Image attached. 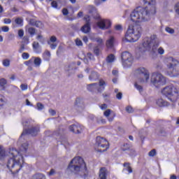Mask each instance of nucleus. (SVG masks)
I'll use <instances>...</instances> for the list:
<instances>
[{
  "label": "nucleus",
  "mask_w": 179,
  "mask_h": 179,
  "mask_svg": "<svg viewBox=\"0 0 179 179\" xmlns=\"http://www.w3.org/2000/svg\"><path fill=\"white\" fill-rule=\"evenodd\" d=\"M90 13H96V15H94V18H95L96 20H100V14L97 13V10L96 9V7L91 6H90Z\"/></svg>",
  "instance_id": "aec40b11"
},
{
  "label": "nucleus",
  "mask_w": 179,
  "mask_h": 179,
  "mask_svg": "<svg viewBox=\"0 0 179 179\" xmlns=\"http://www.w3.org/2000/svg\"><path fill=\"white\" fill-rule=\"evenodd\" d=\"M175 10L178 15H179V3H176L175 6Z\"/></svg>",
  "instance_id": "bf43d9fd"
},
{
  "label": "nucleus",
  "mask_w": 179,
  "mask_h": 179,
  "mask_svg": "<svg viewBox=\"0 0 179 179\" xmlns=\"http://www.w3.org/2000/svg\"><path fill=\"white\" fill-rule=\"evenodd\" d=\"M76 45H83L82 41L79 38H77L76 40Z\"/></svg>",
  "instance_id": "13d9d810"
},
{
  "label": "nucleus",
  "mask_w": 179,
  "mask_h": 179,
  "mask_svg": "<svg viewBox=\"0 0 179 179\" xmlns=\"http://www.w3.org/2000/svg\"><path fill=\"white\" fill-rule=\"evenodd\" d=\"M156 155H157V150H155V149H153L152 150H151V151H150V152H148V156H149L150 157H155V156H156Z\"/></svg>",
  "instance_id": "79ce46f5"
},
{
  "label": "nucleus",
  "mask_w": 179,
  "mask_h": 179,
  "mask_svg": "<svg viewBox=\"0 0 179 179\" xmlns=\"http://www.w3.org/2000/svg\"><path fill=\"white\" fill-rule=\"evenodd\" d=\"M21 89L22 91H25L27 90L28 88V86L27 84H22L21 86H20Z\"/></svg>",
  "instance_id": "5fc2aeb1"
},
{
  "label": "nucleus",
  "mask_w": 179,
  "mask_h": 179,
  "mask_svg": "<svg viewBox=\"0 0 179 179\" xmlns=\"http://www.w3.org/2000/svg\"><path fill=\"white\" fill-rule=\"evenodd\" d=\"M85 20V24L81 27V31L87 34V33H90L91 28H90V16L87 15L84 17Z\"/></svg>",
  "instance_id": "ddd939ff"
},
{
  "label": "nucleus",
  "mask_w": 179,
  "mask_h": 179,
  "mask_svg": "<svg viewBox=\"0 0 179 179\" xmlns=\"http://www.w3.org/2000/svg\"><path fill=\"white\" fill-rule=\"evenodd\" d=\"M62 13L64 16H67V15L69 13V11H68V9L66 8H63Z\"/></svg>",
  "instance_id": "4d7b16f0"
},
{
  "label": "nucleus",
  "mask_w": 179,
  "mask_h": 179,
  "mask_svg": "<svg viewBox=\"0 0 179 179\" xmlns=\"http://www.w3.org/2000/svg\"><path fill=\"white\" fill-rule=\"evenodd\" d=\"M159 44H160V39L156 35L145 37L142 41L143 45H159Z\"/></svg>",
  "instance_id": "9d476101"
},
{
  "label": "nucleus",
  "mask_w": 179,
  "mask_h": 179,
  "mask_svg": "<svg viewBox=\"0 0 179 179\" xmlns=\"http://www.w3.org/2000/svg\"><path fill=\"white\" fill-rule=\"evenodd\" d=\"M36 40H38V41H41V40H43V36L41 34H38L37 36H36Z\"/></svg>",
  "instance_id": "0e129e2a"
},
{
  "label": "nucleus",
  "mask_w": 179,
  "mask_h": 179,
  "mask_svg": "<svg viewBox=\"0 0 179 179\" xmlns=\"http://www.w3.org/2000/svg\"><path fill=\"white\" fill-rule=\"evenodd\" d=\"M136 76L138 78V83H146L150 80V73L143 67L138 69L135 72Z\"/></svg>",
  "instance_id": "6e6552de"
},
{
  "label": "nucleus",
  "mask_w": 179,
  "mask_h": 179,
  "mask_svg": "<svg viewBox=\"0 0 179 179\" xmlns=\"http://www.w3.org/2000/svg\"><path fill=\"white\" fill-rule=\"evenodd\" d=\"M44 108V105H43L41 103H37V109L38 110H42Z\"/></svg>",
  "instance_id": "09e8293b"
},
{
  "label": "nucleus",
  "mask_w": 179,
  "mask_h": 179,
  "mask_svg": "<svg viewBox=\"0 0 179 179\" xmlns=\"http://www.w3.org/2000/svg\"><path fill=\"white\" fill-rule=\"evenodd\" d=\"M115 57L113 55H110L109 56L107 57L106 58V62L108 63H112L115 61Z\"/></svg>",
  "instance_id": "2f4dec72"
},
{
  "label": "nucleus",
  "mask_w": 179,
  "mask_h": 179,
  "mask_svg": "<svg viewBox=\"0 0 179 179\" xmlns=\"http://www.w3.org/2000/svg\"><path fill=\"white\" fill-rule=\"evenodd\" d=\"M6 157V150L3 147H0V160L3 159Z\"/></svg>",
  "instance_id": "bb28decb"
},
{
  "label": "nucleus",
  "mask_w": 179,
  "mask_h": 179,
  "mask_svg": "<svg viewBox=\"0 0 179 179\" xmlns=\"http://www.w3.org/2000/svg\"><path fill=\"white\" fill-rule=\"evenodd\" d=\"M98 84H89L87 85V90L90 92H94L95 90H97Z\"/></svg>",
  "instance_id": "cd10ccee"
},
{
  "label": "nucleus",
  "mask_w": 179,
  "mask_h": 179,
  "mask_svg": "<svg viewBox=\"0 0 179 179\" xmlns=\"http://www.w3.org/2000/svg\"><path fill=\"white\" fill-rule=\"evenodd\" d=\"M152 52H151V55L152 56L153 58V55H155V56H157V53L160 54V55H163L164 54V49L162 47L157 48V46L156 45H153L152 48Z\"/></svg>",
  "instance_id": "dca6fc26"
},
{
  "label": "nucleus",
  "mask_w": 179,
  "mask_h": 179,
  "mask_svg": "<svg viewBox=\"0 0 179 179\" xmlns=\"http://www.w3.org/2000/svg\"><path fill=\"white\" fill-rule=\"evenodd\" d=\"M68 170L74 173L79 174L80 176L87 173V169L84 159L80 157H74L70 162Z\"/></svg>",
  "instance_id": "7ed1b4c3"
},
{
  "label": "nucleus",
  "mask_w": 179,
  "mask_h": 179,
  "mask_svg": "<svg viewBox=\"0 0 179 179\" xmlns=\"http://www.w3.org/2000/svg\"><path fill=\"white\" fill-rule=\"evenodd\" d=\"M22 57L23 59H28L29 58V55L27 52H24Z\"/></svg>",
  "instance_id": "3c124183"
},
{
  "label": "nucleus",
  "mask_w": 179,
  "mask_h": 179,
  "mask_svg": "<svg viewBox=\"0 0 179 179\" xmlns=\"http://www.w3.org/2000/svg\"><path fill=\"white\" fill-rule=\"evenodd\" d=\"M95 41H96V43H98L99 44H102L103 43V39L100 38H96L95 39Z\"/></svg>",
  "instance_id": "e2e57ef3"
},
{
  "label": "nucleus",
  "mask_w": 179,
  "mask_h": 179,
  "mask_svg": "<svg viewBox=\"0 0 179 179\" xmlns=\"http://www.w3.org/2000/svg\"><path fill=\"white\" fill-rule=\"evenodd\" d=\"M49 113L50 115H55L56 113L54 110L50 109L49 110Z\"/></svg>",
  "instance_id": "774afa93"
},
{
  "label": "nucleus",
  "mask_w": 179,
  "mask_h": 179,
  "mask_svg": "<svg viewBox=\"0 0 179 179\" xmlns=\"http://www.w3.org/2000/svg\"><path fill=\"white\" fill-rule=\"evenodd\" d=\"M51 6L52 8H55V9H57V8H58V3L55 1H53L51 3Z\"/></svg>",
  "instance_id": "603ef678"
},
{
  "label": "nucleus",
  "mask_w": 179,
  "mask_h": 179,
  "mask_svg": "<svg viewBox=\"0 0 179 179\" xmlns=\"http://www.w3.org/2000/svg\"><path fill=\"white\" fill-rule=\"evenodd\" d=\"M3 66L6 67H8L10 66V61L8 59L3 60L2 62Z\"/></svg>",
  "instance_id": "ea45409f"
},
{
  "label": "nucleus",
  "mask_w": 179,
  "mask_h": 179,
  "mask_svg": "<svg viewBox=\"0 0 179 179\" xmlns=\"http://www.w3.org/2000/svg\"><path fill=\"white\" fill-rule=\"evenodd\" d=\"M97 26L101 30H106L111 27V21L110 20H100L97 22Z\"/></svg>",
  "instance_id": "f8f14e48"
},
{
  "label": "nucleus",
  "mask_w": 179,
  "mask_h": 179,
  "mask_svg": "<svg viewBox=\"0 0 179 179\" xmlns=\"http://www.w3.org/2000/svg\"><path fill=\"white\" fill-rule=\"evenodd\" d=\"M4 24H10L12 23V20L10 18H5L3 20Z\"/></svg>",
  "instance_id": "c03bdc74"
},
{
  "label": "nucleus",
  "mask_w": 179,
  "mask_h": 179,
  "mask_svg": "<svg viewBox=\"0 0 179 179\" xmlns=\"http://www.w3.org/2000/svg\"><path fill=\"white\" fill-rule=\"evenodd\" d=\"M157 105L159 107H164V106H167L169 104H168V102L165 101L163 99H157Z\"/></svg>",
  "instance_id": "393cba45"
},
{
  "label": "nucleus",
  "mask_w": 179,
  "mask_h": 179,
  "mask_svg": "<svg viewBox=\"0 0 179 179\" xmlns=\"http://www.w3.org/2000/svg\"><path fill=\"white\" fill-rule=\"evenodd\" d=\"M18 36L20 38L24 36V31L23 29H19L18 30Z\"/></svg>",
  "instance_id": "49530a36"
},
{
  "label": "nucleus",
  "mask_w": 179,
  "mask_h": 179,
  "mask_svg": "<svg viewBox=\"0 0 179 179\" xmlns=\"http://www.w3.org/2000/svg\"><path fill=\"white\" fill-rule=\"evenodd\" d=\"M15 24L18 26H23V20L20 17H17L15 20Z\"/></svg>",
  "instance_id": "4c0bfd02"
},
{
  "label": "nucleus",
  "mask_w": 179,
  "mask_h": 179,
  "mask_svg": "<svg viewBox=\"0 0 179 179\" xmlns=\"http://www.w3.org/2000/svg\"><path fill=\"white\" fill-rule=\"evenodd\" d=\"M109 173H110L107 171V169L105 167L101 168L99 171V179H106Z\"/></svg>",
  "instance_id": "a211bd4d"
},
{
  "label": "nucleus",
  "mask_w": 179,
  "mask_h": 179,
  "mask_svg": "<svg viewBox=\"0 0 179 179\" xmlns=\"http://www.w3.org/2000/svg\"><path fill=\"white\" fill-rule=\"evenodd\" d=\"M1 31H3L4 33H8V31H9V27H8V26L2 27Z\"/></svg>",
  "instance_id": "de8ad7c7"
},
{
  "label": "nucleus",
  "mask_w": 179,
  "mask_h": 179,
  "mask_svg": "<svg viewBox=\"0 0 179 179\" xmlns=\"http://www.w3.org/2000/svg\"><path fill=\"white\" fill-rule=\"evenodd\" d=\"M115 44V38L114 36H110L106 41V45H114Z\"/></svg>",
  "instance_id": "c85d7f7f"
},
{
  "label": "nucleus",
  "mask_w": 179,
  "mask_h": 179,
  "mask_svg": "<svg viewBox=\"0 0 179 179\" xmlns=\"http://www.w3.org/2000/svg\"><path fill=\"white\" fill-rule=\"evenodd\" d=\"M50 43H55L57 42V37L55 36H52L50 37Z\"/></svg>",
  "instance_id": "6e6d98bb"
},
{
  "label": "nucleus",
  "mask_w": 179,
  "mask_h": 179,
  "mask_svg": "<svg viewBox=\"0 0 179 179\" xmlns=\"http://www.w3.org/2000/svg\"><path fill=\"white\" fill-rule=\"evenodd\" d=\"M6 103V98L3 95L0 94V106H3Z\"/></svg>",
  "instance_id": "473e14b6"
},
{
  "label": "nucleus",
  "mask_w": 179,
  "mask_h": 179,
  "mask_svg": "<svg viewBox=\"0 0 179 179\" xmlns=\"http://www.w3.org/2000/svg\"><path fill=\"white\" fill-rule=\"evenodd\" d=\"M111 113H112V110L110 109H108L105 112H103V115H105L108 118L109 122H112L114 119V117H112L111 118L108 117H110Z\"/></svg>",
  "instance_id": "a878e982"
},
{
  "label": "nucleus",
  "mask_w": 179,
  "mask_h": 179,
  "mask_svg": "<svg viewBox=\"0 0 179 179\" xmlns=\"http://www.w3.org/2000/svg\"><path fill=\"white\" fill-rule=\"evenodd\" d=\"M99 78V75L97 72L92 71L91 75L89 76V80L92 81L97 80Z\"/></svg>",
  "instance_id": "5701e85b"
},
{
  "label": "nucleus",
  "mask_w": 179,
  "mask_h": 179,
  "mask_svg": "<svg viewBox=\"0 0 179 179\" xmlns=\"http://www.w3.org/2000/svg\"><path fill=\"white\" fill-rule=\"evenodd\" d=\"M29 62H34V66L37 67L40 66V65H41V63H42L41 59L40 57H31Z\"/></svg>",
  "instance_id": "412c9836"
},
{
  "label": "nucleus",
  "mask_w": 179,
  "mask_h": 179,
  "mask_svg": "<svg viewBox=\"0 0 179 179\" xmlns=\"http://www.w3.org/2000/svg\"><path fill=\"white\" fill-rule=\"evenodd\" d=\"M28 149V143H24L20 147V152H17L15 148L9 150L7 155L10 159H8L7 166L13 173H16L21 170L24 162L22 155L26 154Z\"/></svg>",
  "instance_id": "f03ea898"
},
{
  "label": "nucleus",
  "mask_w": 179,
  "mask_h": 179,
  "mask_svg": "<svg viewBox=\"0 0 179 179\" xmlns=\"http://www.w3.org/2000/svg\"><path fill=\"white\" fill-rule=\"evenodd\" d=\"M87 59H94V56H93L91 53H87L86 58L84 59V62L85 64L88 63Z\"/></svg>",
  "instance_id": "e433bc0d"
},
{
  "label": "nucleus",
  "mask_w": 179,
  "mask_h": 179,
  "mask_svg": "<svg viewBox=\"0 0 179 179\" xmlns=\"http://www.w3.org/2000/svg\"><path fill=\"white\" fill-rule=\"evenodd\" d=\"M32 179H45V176L43 173H36L33 176Z\"/></svg>",
  "instance_id": "7c9ffc66"
},
{
  "label": "nucleus",
  "mask_w": 179,
  "mask_h": 179,
  "mask_svg": "<svg viewBox=\"0 0 179 179\" xmlns=\"http://www.w3.org/2000/svg\"><path fill=\"white\" fill-rule=\"evenodd\" d=\"M28 33L31 36V37H33L34 34H36V29L33 27H29L28 28Z\"/></svg>",
  "instance_id": "72a5a7b5"
},
{
  "label": "nucleus",
  "mask_w": 179,
  "mask_h": 179,
  "mask_svg": "<svg viewBox=\"0 0 179 179\" xmlns=\"http://www.w3.org/2000/svg\"><path fill=\"white\" fill-rule=\"evenodd\" d=\"M83 129H84V127L83 126H80V128H78V130L79 131H76V134H81L83 131Z\"/></svg>",
  "instance_id": "052dcab7"
},
{
  "label": "nucleus",
  "mask_w": 179,
  "mask_h": 179,
  "mask_svg": "<svg viewBox=\"0 0 179 179\" xmlns=\"http://www.w3.org/2000/svg\"><path fill=\"white\" fill-rule=\"evenodd\" d=\"M38 131H39L38 127H34V128H31V129H28L27 131V130L24 131L23 133L22 134V137L26 134H30L32 136H36L38 134Z\"/></svg>",
  "instance_id": "2eb2a0df"
},
{
  "label": "nucleus",
  "mask_w": 179,
  "mask_h": 179,
  "mask_svg": "<svg viewBox=\"0 0 179 179\" xmlns=\"http://www.w3.org/2000/svg\"><path fill=\"white\" fill-rule=\"evenodd\" d=\"M122 92H118L116 95V98L118 99V100H121L122 99Z\"/></svg>",
  "instance_id": "680f3d73"
},
{
  "label": "nucleus",
  "mask_w": 179,
  "mask_h": 179,
  "mask_svg": "<svg viewBox=\"0 0 179 179\" xmlns=\"http://www.w3.org/2000/svg\"><path fill=\"white\" fill-rule=\"evenodd\" d=\"M78 67L76 66V63L72 62L68 65H66L64 67V70L69 74L74 73V71L76 70Z\"/></svg>",
  "instance_id": "4468645a"
},
{
  "label": "nucleus",
  "mask_w": 179,
  "mask_h": 179,
  "mask_svg": "<svg viewBox=\"0 0 179 179\" xmlns=\"http://www.w3.org/2000/svg\"><path fill=\"white\" fill-rule=\"evenodd\" d=\"M162 94L173 102L178 101L179 99V90L173 85L165 87L162 90Z\"/></svg>",
  "instance_id": "39448f33"
},
{
  "label": "nucleus",
  "mask_w": 179,
  "mask_h": 179,
  "mask_svg": "<svg viewBox=\"0 0 179 179\" xmlns=\"http://www.w3.org/2000/svg\"><path fill=\"white\" fill-rule=\"evenodd\" d=\"M79 129H81V125L80 124H73L69 127V130L74 134H76V131H79Z\"/></svg>",
  "instance_id": "b1692460"
},
{
  "label": "nucleus",
  "mask_w": 179,
  "mask_h": 179,
  "mask_svg": "<svg viewBox=\"0 0 179 179\" xmlns=\"http://www.w3.org/2000/svg\"><path fill=\"white\" fill-rule=\"evenodd\" d=\"M126 111L127 113H134V109L131 106H127Z\"/></svg>",
  "instance_id": "8fccbe9b"
},
{
  "label": "nucleus",
  "mask_w": 179,
  "mask_h": 179,
  "mask_svg": "<svg viewBox=\"0 0 179 179\" xmlns=\"http://www.w3.org/2000/svg\"><path fill=\"white\" fill-rule=\"evenodd\" d=\"M22 43L23 44H29V43H30L29 36H24L22 38Z\"/></svg>",
  "instance_id": "37998d69"
},
{
  "label": "nucleus",
  "mask_w": 179,
  "mask_h": 179,
  "mask_svg": "<svg viewBox=\"0 0 179 179\" xmlns=\"http://www.w3.org/2000/svg\"><path fill=\"white\" fill-rule=\"evenodd\" d=\"M142 27L139 25H129L125 34V38H122L123 43H135L141 38Z\"/></svg>",
  "instance_id": "20e7f679"
},
{
  "label": "nucleus",
  "mask_w": 179,
  "mask_h": 179,
  "mask_svg": "<svg viewBox=\"0 0 179 179\" xmlns=\"http://www.w3.org/2000/svg\"><path fill=\"white\" fill-rule=\"evenodd\" d=\"M106 86V81L103 79H99L98 86H96V91L99 93L102 92L105 90Z\"/></svg>",
  "instance_id": "f3484780"
},
{
  "label": "nucleus",
  "mask_w": 179,
  "mask_h": 179,
  "mask_svg": "<svg viewBox=\"0 0 179 179\" xmlns=\"http://www.w3.org/2000/svg\"><path fill=\"white\" fill-rule=\"evenodd\" d=\"M33 50H34V52L36 53L42 52L41 46H39V45H34Z\"/></svg>",
  "instance_id": "f704fd0d"
},
{
  "label": "nucleus",
  "mask_w": 179,
  "mask_h": 179,
  "mask_svg": "<svg viewBox=\"0 0 179 179\" xmlns=\"http://www.w3.org/2000/svg\"><path fill=\"white\" fill-rule=\"evenodd\" d=\"M124 169H123V172L125 174H130L132 173L131 167L130 166V164L129 163H124Z\"/></svg>",
  "instance_id": "4be33fe9"
},
{
  "label": "nucleus",
  "mask_w": 179,
  "mask_h": 179,
  "mask_svg": "<svg viewBox=\"0 0 179 179\" xmlns=\"http://www.w3.org/2000/svg\"><path fill=\"white\" fill-rule=\"evenodd\" d=\"M99 108H100L101 110H105V109L107 108V105H106V104L100 105V106H99Z\"/></svg>",
  "instance_id": "69168bd1"
},
{
  "label": "nucleus",
  "mask_w": 179,
  "mask_h": 179,
  "mask_svg": "<svg viewBox=\"0 0 179 179\" xmlns=\"http://www.w3.org/2000/svg\"><path fill=\"white\" fill-rule=\"evenodd\" d=\"M166 83V78L161 73H154L151 76L150 84L152 87H160Z\"/></svg>",
  "instance_id": "423d86ee"
},
{
  "label": "nucleus",
  "mask_w": 179,
  "mask_h": 179,
  "mask_svg": "<svg viewBox=\"0 0 179 179\" xmlns=\"http://www.w3.org/2000/svg\"><path fill=\"white\" fill-rule=\"evenodd\" d=\"M7 84V80L4 78H0V87H3Z\"/></svg>",
  "instance_id": "58836bf2"
},
{
  "label": "nucleus",
  "mask_w": 179,
  "mask_h": 179,
  "mask_svg": "<svg viewBox=\"0 0 179 179\" xmlns=\"http://www.w3.org/2000/svg\"><path fill=\"white\" fill-rule=\"evenodd\" d=\"M94 54L96 55V56H99L101 53V50L100 49H99L98 47H96L94 49Z\"/></svg>",
  "instance_id": "a18cd8bd"
},
{
  "label": "nucleus",
  "mask_w": 179,
  "mask_h": 179,
  "mask_svg": "<svg viewBox=\"0 0 179 179\" xmlns=\"http://www.w3.org/2000/svg\"><path fill=\"white\" fill-rule=\"evenodd\" d=\"M29 24L31 26H36V27H38V29H43L44 27V24L41 21H36L35 20L31 19L29 20Z\"/></svg>",
  "instance_id": "6ab92c4d"
},
{
  "label": "nucleus",
  "mask_w": 179,
  "mask_h": 179,
  "mask_svg": "<svg viewBox=\"0 0 179 179\" xmlns=\"http://www.w3.org/2000/svg\"><path fill=\"white\" fill-rule=\"evenodd\" d=\"M144 3H148L145 8L137 7L130 14L131 22L142 23L150 20V17L156 14V0H143Z\"/></svg>",
  "instance_id": "f257e3e1"
},
{
  "label": "nucleus",
  "mask_w": 179,
  "mask_h": 179,
  "mask_svg": "<svg viewBox=\"0 0 179 179\" xmlns=\"http://www.w3.org/2000/svg\"><path fill=\"white\" fill-rule=\"evenodd\" d=\"M115 30H122V27L120 24H118L115 27Z\"/></svg>",
  "instance_id": "338daca9"
},
{
  "label": "nucleus",
  "mask_w": 179,
  "mask_h": 179,
  "mask_svg": "<svg viewBox=\"0 0 179 179\" xmlns=\"http://www.w3.org/2000/svg\"><path fill=\"white\" fill-rule=\"evenodd\" d=\"M169 63L168 66V70L166 71V73L171 76V78H175L179 76V69L176 67V65L178 64V62L174 59L173 57H170L169 59Z\"/></svg>",
  "instance_id": "0eeeda50"
},
{
  "label": "nucleus",
  "mask_w": 179,
  "mask_h": 179,
  "mask_svg": "<svg viewBox=\"0 0 179 179\" xmlns=\"http://www.w3.org/2000/svg\"><path fill=\"white\" fill-rule=\"evenodd\" d=\"M134 87L137 89L140 94H142V92H143V87H142V85L138 84V83L134 84Z\"/></svg>",
  "instance_id": "c9c22d12"
},
{
  "label": "nucleus",
  "mask_w": 179,
  "mask_h": 179,
  "mask_svg": "<svg viewBox=\"0 0 179 179\" xmlns=\"http://www.w3.org/2000/svg\"><path fill=\"white\" fill-rule=\"evenodd\" d=\"M165 31H166V33H169V34H174L175 31L173 28H170L169 27H166L165 28Z\"/></svg>",
  "instance_id": "a19ab883"
},
{
  "label": "nucleus",
  "mask_w": 179,
  "mask_h": 179,
  "mask_svg": "<svg viewBox=\"0 0 179 179\" xmlns=\"http://www.w3.org/2000/svg\"><path fill=\"white\" fill-rule=\"evenodd\" d=\"M56 171L55 169H50V172L48 173L49 176H53L55 174Z\"/></svg>",
  "instance_id": "864d4df0"
},
{
  "label": "nucleus",
  "mask_w": 179,
  "mask_h": 179,
  "mask_svg": "<svg viewBox=\"0 0 179 179\" xmlns=\"http://www.w3.org/2000/svg\"><path fill=\"white\" fill-rule=\"evenodd\" d=\"M50 52L48 50H46L45 52L43 54V59L48 61L50 59Z\"/></svg>",
  "instance_id": "c756f323"
},
{
  "label": "nucleus",
  "mask_w": 179,
  "mask_h": 179,
  "mask_svg": "<svg viewBox=\"0 0 179 179\" xmlns=\"http://www.w3.org/2000/svg\"><path fill=\"white\" fill-rule=\"evenodd\" d=\"M122 62L124 66H130L134 62V57L128 51H124L122 53Z\"/></svg>",
  "instance_id": "9b49d317"
},
{
  "label": "nucleus",
  "mask_w": 179,
  "mask_h": 179,
  "mask_svg": "<svg viewBox=\"0 0 179 179\" xmlns=\"http://www.w3.org/2000/svg\"><path fill=\"white\" fill-rule=\"evenodd\" d=\"M108 148V142L106 138L98 136L96 138L94 150L99 152H103Z\"/></svg>",
  "instance_id": "1a4fd4ad"
}]
</instances>
